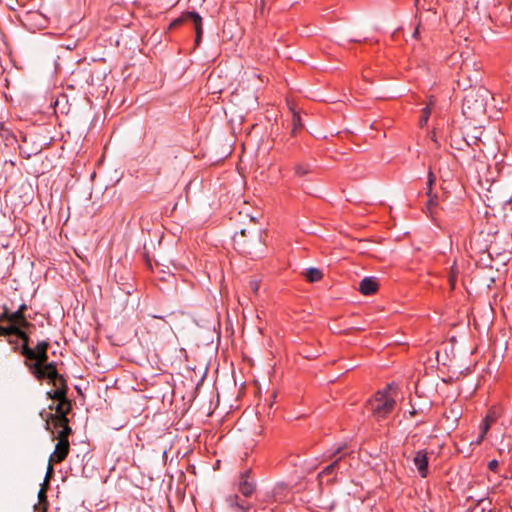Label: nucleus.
I'll use <instances>...</instances> for the list:
<instances>
[{
	"label": "nucleus",
	"instance_id": "nucleus-4",
	"mask_svg": "<svg viewBox=\"0 0 512 512\" xmlns=\"http://www.w3.org/2000/svg\"><path fill=\"white\" fill-rule=\"evenodd\" d=\"M30 369L32 374L39 380L48 379L49 381L57 375V369L54 362H39L25 363Z\"/></svg>",
	"mask_w": 512,
	"mask_h": 512
},
{
	"label": "nucleus",
	"instance_id": "nucleus-15",
	"mask_svg": "<svg viewBox=\"0 0 512 512\" xmlns=\"http://www.w3.org/2000/svg\"><path fill=\"white\" fill-rule=\"evenodd\" d=\"M68 423L69 422L53 423L54 428L58 429L57 436L55 437L58 441H68V437L72 433V429Z\"/></svg>",
	"mask_w": 512,
	"mask_h": 512
},
{
	"label": "nucleus",
	"instance_id": "nucleus-2",
	"mask_svg": "<svg viewBox=\"0 0 512 512\" xmlns=\"http://www.w3.org/2000/svg\"><path fill=\"white\" fill-rule=\"evenodd\" d=\"M489 95V91L484 87L467 90L463 99V113L468 117H475L484 112Z\"/></svg>",
	"mask_w": 512,
	"mask_h": 512
},
{
	"label": "nucleus",
	"instance_id": "nucleus-6",
	"mask_svg": "<svg viewBox=\"0 0 512 512\" xmlns=\"http://www.w3.org/2000/svg\"><path fill=\"white\" fill-rule=\"evenodd\" d=\"M70 444L69 441H58L54 452L50 455L49 465L47 470V478L53 473V467L51 463H60L65 460L69 453Z\"/></svg>",
	"mask_w": 512,
	"mask_h": 512
},
{
	"label": "nucleus",
	"instance_id": "nucleus-7",
	"mask_svg": "<svg viewBox=\"0 0 512 512\" xmlns=\"http://www.w3.org/2000/svg\"><path fill=\"white\" fill-rule=\"evenodd\" d=\"M251 470H245L239 476L238 481V491L244 497H250L256 489V483L254 479L250 476Z\"/></svg>",
	"mask_w": 512,
	"mask_h": 512
},
{
	"label": "nucleus",
	"instance_id": "nucleus-26",
	"mask_svg": "<svg viewBox=\"0 0 512 512\" xmlns=\"http://www.w3.org/2000/svg\"><path fill=\"white\" fill-rule=\"evenodd\" d=\"M446 417L448 419L452 418L453 421H457L458 418L460 417V411L458 409H455V408H450L449 414H446Z\"/></svg>",
	"mask_w": 512,
	"mask_h": 512
},
{
	"label": "nucleus",
	"instance_id": "nucleus-35",
	"mask_svg": "<svg viewBox=\"0 0 512 512\" xmlns=\"http://www.w3.org/2000/svg\"><path fill=\"white\" fill-rule=\"evenodd\" d=\"M240 234H241V236H245V235H246V229H242V230L240 231Z\"/></svg>",
	"mask_w": 512,
	"mask_h": 512
},
{
	"label": "nucleus",
	"instance_id": "nucleus-21",
	"mask_svg": "<svg viewBox=\"0 0 512 512\" xmlns=\"http://www.w3.org/2000/svg\"><path fill=\"white\" fill-rule=\"evenodd\" d=\"M302 127L300 115L296 112L292 115V133L294 134L298 129Z\"/></svg>",
	"mask_w": 512,
	"mask_h": 512
},
{
	"label": "nucleus",
	"instance_id": "nucleus-8",
	"mask_svg": "<svg viewBox=\"0 0 512 512\" xmlns=\"http://www.w3.org/2000/svg\"><path fill=\"white\" fill-rule=\"evenodd\" d=\"M50 383L55 387V390L46 393L48 398H63L66 395V381L58 372L57 375L50 380Z\"/></svg>",
	"mask_w": 512,
	"mask_h": 512
},
{
	"label": "nucleus",
	"instance_id": "nucleus-9",
	"mask_svg": "<svg viewBox=\"0 0 512 512\" xmlns=\"http://www.w3.org/2000/svg\"><path fill=\"white\" fill-rule=\"evenodd\" d=\"M226 504L236 512H250L252 506L238 495H229L226 497Z\"/></svg>",
	"mask_w": 512,
	"mask_h": 512
},
{
	"label": "nucleus",
	"instance_id": "nucleus-20",
	"mask_svg": "<svg viewBox=\"0 0 512 512\" xmlns=\"http://www.w3.org/2000/svg\"><path fill=\"white\" fill-rule=\"evenodd\" d=\"M428 197L429 199L426 204V212L432 215V208L437 205V195L431 193Z\"/></svg>",
	"mask_w": 512,
	"mask_h": 512
},
{
	"label": "nucleus",
	"instance_id": "nucleus-31",
	"mask_svg": "<svg viewBox=\"0 0 512 512\" xmlns=\"http://www.w3.org/2000/svg\"><path fill=\"white\" fill-rule=\"evenodd\" d=\"M455 277H456V272L454 271V269H452L451 270V274H450V278H449V281H450V284H451L452 288L454 287V284H455Z\"/></svg>",
	"mask_w": 512,
	"mask_h": 512
},
{
	"label": "nucleus",
	"instance_id": "nucleus-24",
	"mask_svg": "<svg viewBox=\"0 0 512 512\" xmlns=\"http://www.w3.org/2000/svg\"><path fill=\"white\" fill-rule=\"evenodd\" d=\"M435 175L433 174V172L431 170H429V173H428V183H427V192L426 194L427 195H431V192H432V186L435 182Z\"/></svg>",
	"mask_w": 512,
	"mask_h": 512
},
{
	"label": "nucleus",
	"instance_id": "nucleus-11",
	"mask_svg": "<svg viewBox=\"0 0 512 512\" xmlns=\"http://www.w3.org/2000/svg\"><path fill=\"white\" fill-rule=\"evenodd\" d=\"M183 18L186 20H191L193 22L196 31L195 43L196 45H198L200 43L201 36L203 33L201 16L198 13L192 11L185 13L183 15Z\"/></svg>",
	"mask_w": 512,
	"mask_h": 512
},
{
	"label": "nucleus",
	"instance_id": "nucleus-25",
	"mask_svg": "<svg viewBox=\"0 0 512 512\" xmlns=\"http://www.w3.org/2000/svg\"><path fill=\"white\" fill-rule=\"evenodd\" d=\"M429 115H430V108L427 106L422 111V116L420 117V120H419L420 126H424L427 123Z\"/></svg>",
	"mask_w": 512,
	"mask_h": 512
},
{
	"label": "nucleus",
	"instance_id": "nucleus-33",
	"mask_svg": "<svg viewBox=\"0 0 512 512\" xmlns=\"http://www.w3.org/2000/svg\"><path fill=\"white\" fill-rule=\"evenodd\" d=\"M8 342H9L10 344H12V345H15V347H14V349H15V350H17V349H18V347H17V340L12 339L11 337H9Z\"/></svg>",
	"mask_w": 512,
	"mask_h": 512
},
{
	"label": "nucleus",
	"instance_id": "nucleus-5",
	"mask_svg": "<svg viewBox=\"0 0 512 512\" xmlns=\"http://www.w3.org/2000/svg\"><path fill=\"white\" fill-rule=\"evenodd\" d=\"M49 343L47 341H40L37 343L35 349H31L29 346L21 347L20 353L27 360H34L39 362H47L48 354L47 350Z\"/></svg>",
	"mask_w": 512,
	"mask_h": 512
},
{
	"label": "nucleus",
	"instance_id": "nucleus-17",
	"mask_svg": "<svg viewBox=\"0 0 512 512\" xmlns=\"http://www.w3.org/2000/svg\"><path fill=\"white\" fill-rule=\"evenodd\" d=\"M341 461V457L336 458L330 465L326 466L323 471L320 473V477L324 475H332L339 468V464Z\"/></svg>",
	"mask_w": 512,
	"mask_h": 512
},
{
	"label": "nucleus",
	"instance_id": "nucleus-10",
	"mask_svg": "<svg viewBox=\"0 0 512 512\" xmlns=\"http://www.w3.org/2000/svg\"><path fill=\"white\" fill-rule=\"evenodd\" d=\"M26 309L27 306L25 304H22L17 311L11 312L10 324H15L19 327H31L32 324L26 320L24 315Z\"/></svg>",
	"mask_w": 512,
	"mask_h": 512
},
{
	"label": "nucleus",
	"instance_id": "nucleus-32",
	"mask_svg": "<svg viewBox=\"0 0 512 512\" xmlns=\"http://www.w3.org/2000/svg\"><path fill=\"white\" fill-rule=\"evenodd\" d=\"M344 449V445H341L339 446L335 451L334 453L331 455V458H334L336 457L338 454H340Z\"/></svg>",
	"mask_w": 512,
	"mask_h": 512
},
{
	"label": "nucleus",
	"instance_id": "nucleus-16",
	"mask_svg": "<svg viewBox=\"0 0 512 512\" xmlns=\"http://www.w3.org/2000/svg\"><path fill=\"white\" fill-rule=\"evenodd\" d=\"M305 277L309 282H317L322 278V272L317 268H309L305 272Z\"/></svg>",
	"mask_w": 512,
	"mask_h": 512
},
{
	"label": "nucleus",
	"instance_id": "nucleus-18",
	"mask_svg": "<svg viewBox=\"0 0 512 512\" xmlns=\"http://www.w3.org/2000/svg\"><path fill=\"white\" fill-rule=\"evenodd\" d=\"M18 332H19V326L15 325V324H11L8 327L0 326V336L11 337V336H15L16 333H18Z\"/></svg>",
	"mask_w": 512,
	"mask_h": 512
},
{
	"label": "nucleus",
	"instance_id": "nucleus-23",
	"mask_svg": "<svg viewBox=\"0 0 512 512\" xmlns=\"http://www.w3.org/2000/svg\"><path fill=\"white\" fill-rule=\"evenodd\" d=\"M23 327H19V332L16 333V337L23 341L22 347L29 346V336L22 330Z\"/></svg>",
	"mask_w": 512,
	"mask_h": 512
},
{
	"label": "nucleus",
	"instance_id": "nucleus-36",
	"mask_svg": "<svg viewBox=\"0 0 512 512\" xmlns=\"http://www.w3.org/2000/svg\"><path fill=\"white\" fill-rule=\"evenodd\" d=\"M180 22V20H176L173 24H178Z\"/></svg>",
	"mask_w": 512,
	"mask_h": 512
},
{
	"label": "nucleus",
	"instance_id": "nucleus-3",
	"mask_svg": "<svg viewBox=\"0 0 512 512\" xmlns=\"http://www.w3.org/2000/svg\"><path fill=\"white\" fill-rule=\"evenodd\" d=\"M52 399L58 401V403L56 405L49 406V409L55 410V413H47L46 417H44L43 413L40 414L46 421V425H45L46 430H49V431H51L50 421L52 423H54V422H57V423L69 422V420L67 418V414L71 410V402L67 399L66 395L63 398H52Z\"/></svg>",
	"mask_w": 512,
	"mask_h": 512
},
{
	"label": "nucleus",
	"instance_id": "nucleus-29",
	"mask_svg": "<svg viewBox=\"0 0 512 512\" xmlns=\"http://www.w3.org/2000/svg\"><path fill=\"white\" fill-rule=\"evenodd\" d=\"M464 140H465V142H466V145H468V146H472V145H476V144H477V142H478L480 139H479V137H477V136H471L470 140H468V139H466V138H465Z\"/></svg>",
	"mask_w": 512,
	"mask_h": 512
},
{
	"label": "nucleus",
	"instance_id": "nucleus-13",
	"mask_svg": "<svg viewBox=\"0 0 512 512\" xmlns=\"http://www.w3.org/2000/svg\"><path fill=\"white\" fill-rule=\"evenodd\" d=\"M497 417L498 415L495 410H490L489 413L486 415L483 424L480 427V435L476 441L477 444L481 443V441L484 439L490 426L497 420Z\"/></svg>",
	"mask_w": 512,
	"mask_h": 512
},
{
	"label": "nucleus",
	"instance_id": "nucleus-28",
	"mask_svg": "<svg viewBox=\"0 0 512 512\" xmlns=\"http://www.w3.org/2000/svg\"><path fill=\"white\" fill-rule=\"evenodd\" d=\"M10 316L11 312L8 310V308L4 307L2 314L0 315V320L2 321H8L10 323Z\"/></svg>",
	"mask_w": 512,
	"mask_h": 512
},
{
	"label": "nucleus",
	"instance_id": "nucleus-22",
	"mask_svg": "<svg viewBox=\"0 0 512 512\" xmlns=\"http://www.w3.org/2000/svg\"><path fill=\"white\" fill-rule=\"evenodd\" d=\"M39 503L41 506H43V512L46 511L47 506V497H46V488L43 486L41 490L38 493Z\"/></svg>",
	"mask_w": 512,
	"mask_h": 512
},
{
	"label": "nucleus",
	"instance_id": "nucleus-12",
	"mask_svg": "<svg viewBox=\"0 0 512 512\" xmlns=\"http://www.w3.org/2000/svg\"><path fill=\"white\" fill-rule=\"evenodd\" d=\"M378 281L375 277H365L359 284V290L364 295H370L378 290Z\"/></svg>",
	"mask_w": 512,
	"mask_h": 512
},
{
	"label": "nucleus",
	"instance_id": "nucleus-19",
	"mask_svg": "<svg viewBox=\"0 0 512 512\" xmlns=\"http://www.w3.org/2000/svg\"><path fill=\"white\" fill-rule=\"evenodd\" d=\"M311 171V167L309 164H297L295 166V173L296 175L302 177L306 174H308Z\"/></svg>",
	"mask_w": 512,
	"mask_h": 512
},
{
	"label": "nucleus",
	"instance_id": "nucleus-34",
	"mask_svg": "<svg viewBox=\"0 0 512 512\" xmlns=\"http://www.w3.org/2000/svg\"><path fill=\"white\" fill-rule=\"evenodd\" d=\"M418 34H419V30H418V28H416L414 33H413V37L416 38L418 36Z\"/></svg>",
	"mask_w": 512,
	"mask_h": 512
},
{
	"label": "nucleus",
	"instance_id": "nucleus-14",
	"mask_svg": "<svg viewBox=\"0 0 512 512\" xmlns=\"http://www.w3.org/2000/svg\"><path fill=\"white\" fill-rule=\"evenodd\" d=\"M413 462L421 476L426 477L428 466L427 454L424 451H418L413 458Z\"/></svg>",
	"mask_w": 512,
	"mask_h": 512
},
{
	"label": "nucleus",
	"instance_id": "nucleus-1",
	"mask_svg": "<svg viewBox=\"0 0 512 512\" xmlns=\"http://www.w3.org/2000/svg\"><path fill=\"white\" fill-rule=\"evenodd\" d=\"M396 387L388 385L384 390L376 393L373 399L369 401L372 415L377 420L386 418L396 405Z\"/></svg>",
	"mask_w": 512,
	"mask_h": 512
},
{
	"label": "nucleus",
	"instance_id": "nucleus-27",
	"mask_svg": "<svg viewBox=\"0 0 512 512\" xmlns=\"http://www.w3.org/2000/svg\"><path fill=\"white\" fill-rule=\"evenodd\" d=\"M249 289L254 293L257 294L259 290V281L257 279H253L249 282Z\"/></svg>",
	"mask_w": 512,
	"mask_h": 512
},
{
	"label": "nucleus",
	"instance_id": "nucleus-30",
	"mask_svg": "<svg viewBox=\"0 0 512 512\" xmlns=\"http://www.w3.org/2000/svg\"><path fill=\"white\" fill-rule=\"evenodd\" d=\"M488 467L490 470L495 471L498 467V461L497 460L490 461L488 464Z\"/></svg>",
	"mask_w": 512,
	"mask_h": 512
}]
</instances>
